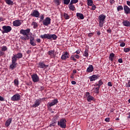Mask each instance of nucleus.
Segmentation results:
<instances>
[{
  "mask_svg": "<svg viewBox=\"0 0 130 130\" xmlns=\"http://www.w3.org/2000/svg\"><path fill=\"white\" fill-rule=\"evenodd\" d=\"M20 34L23 35V36L20 37V39L22 40H29L30 39V37L31 36V34H30V28H27L26 29H21L20 30Z\"/></svg>",
  "mask_w": 130,
  "mask_h": 130,
  "instance_id": "obj_1",
  "label": "nucleus"
},
{
  "mask_svg": "<svg viewBox=\"0 0 130 130\" xmlns=\"http://www.w3.org/2000/svg\"><path fill=\"white\" fill-rule=\"evenodd\" d=\"M41 38L42 39H49L50 40L51 38H52L53 40H56L57 39V36L55 35V34H53V35H50L49 34H44V35H42L40 36Z\"/></svg>",
  "mask_w": 130,
  "mask_h": 130,
  "instance_id": "obj_2",
  "label": "nucleus"
},
{
  "mask_svg": "<svg viewBox=\"0 0 130 130\" xmlns=\"http://www.w3.org/2000/svg\"><path fill=\"white\" fill-rule=\"evenodd\" d=\"M105 19H106V15L104 14H101L99 16L98 20L100 28L103 27L104 23H105Z\"/></svg>",
  "mask_w": 130,
  "mask_h": 130,
  "instance_id": "obj_3",
  "label": "nucleus"
},
{
  "mask_svg": "<svg viewBox=\"0 0 130 130\" xmlns=\"http://www.w3.org/2000/svg\"><path fill=\"white\" fill-rule=\"evenodd\" d=\"M66 122L67 120L66 119L62 118L58 121L57 124L61 128H66V127H67Z\"/></svg>",
  "mask_w": 130,
  "mask_h": 130,
  "instance_id": "obj_4",
  "label": "nucleus"
},
{
  "mask_svg": "<svg viewBox=\"0 0 130 130\" xmlns=\"http://www.w3.org/2000/svg\"><path fill=\"white\" fill-rule=\"evenodd\" d=\"M2 29L3 30V31H2L3 34H4V33H9V32L12 31V27L9 25H4L2 27Z\"/></svg>",
  "mask_w": 130,
  "mask_h": 130,
  "instance_id": "obj_5",
  "label": "nucleus"
},
{
  "mask_svg": "<svg viewBox=\"0 0 130 130\" xmlns=\"http://www.w3.org/2000/svg\"><path fill=\"white\" fill-rule=\"evenodd\" d=\"M22 57H23V54H22V53H18L12 57V59L17 61L18 59H20V58H22Z\"/></svg>",
  "mask_w": 130,
  "mask_h": 130,
  "instance_id": "obj_6",
  "label": "nucleus"
},
{
  "mask_svg": "<svg viewBox=\"0 0 130 130\" xmlns=\"http://www.w3.org/2000/svg\"><path fill=\"white\" fill-rule=\"evenodd\" d=\"M21 99V95L19 93H16L14 94L11 98V101H19Z\"/></svg>",
  "mask_w": 130,
  "mask_h": 130,
  "instance_id": "obj_7",
  "label": "nucleus"
},
{
  "mask_svg": "<svg viewBox=\"0 0 130 130\" xmlns=\"http://www.w3.org/2000/svg\"><path fill=\"white\" fill-rule=\"evenodd\" d=\"M50 22H51V19L49 17H46L43 21V24L44 26H48L50 24Z\"/></svg>",
  "mask_w": 130,
  "mask_h": 130,
  "instance_id": "obj_8",
  "label": "nucleus"
},
{
  "mask_svg": "<svg viewBox=\"0 0 130 130\" xmlns=\"http://www.w3.org/2000/svg\"><path fill=\"white\" fill-rule=\"evenodd\" d=\"M43 100V99H37L35 102V104L32 105V107L34 108H36V107H38L39 105H40V103H41V101Z\"/></svg>",
  "mask_w": 130,
  "mask_h": 130,
  "instance_id": "obj_9",
  "label": "nucleus"
},
{
  "mask_svg": "<svg viewBox=\"0 0 130 130\" xmlns=\"http://www.w3.org/2000/svg\"><path fill=\"white\" fill-rule=\"evenodd\" d=\"M16 62L17 61L12 59V64L10 66V69H11V70H14V69H16L17 64Z\"/></svg>",
  "mask_w": 130,
  "mask_h": 130,
  "instance_id": "obj_10",
  "label": "nucleus"
},
{
  "mask_svg": "<svg viewBox=\"0 0 130 130\" xmlns=\"http://www.w3.org/2000/svg\"><path fill=\"white\" fill-rule=\"evenodd\" d=\"M31 79L34 83L39 82V77H38V75H37V74H35L31 75Z\"/></svg>",
  "mask_w": 130,
  "mask_h": 130,
  "instance_id": "obj_11",
  "label": "nucleus"
},
{
  "mask_svg": "<svg viewBox=\"0 0 130 130\" xmlns=\"http://www.w3.org/2000/svg\"><path fill=\"white\" fill-rule=\"evenodd\" d=\"M13 25L14 27H19V26L22 25V22H21V20L17 19L13 21Z\"/></svg>",
  "mask_w": 130,
  "mask_h": 130,
  "instance_id": "obj_12",
  "label": "nucleus"
},
{
  "mask_svg": "<svg viewBox=\"0 0 130 130\" xmlns=\"http://www.w3.org/2000/svg\"><path fill=\"white\" fill-rule=\"evenodd\" d=\"M31 16L32 17H35V18H39L40 16V13L37 10H34L31 13Z\"/></svg>",
  "mask_w": 130,
  "mask_h": 130,
  "instance_id": "obj_13",
  "label": "nucleus"
},
{
  "mask_svg": "<svg viewBox=\"0 0 130 130\" xmlns=\"http://www.w3.org/2000/svg\"><path fill=\"white\" fill-rule=\"evenodd\" d=\"M58 102L57 101V99H54L53 100L52 102L48 103L47 104L48 107H51V106H54V105H55V104H57V103Z\"/></svg>",
  "mask_w": 130,
  "mask_h": 130,
  "instance_id": "obj_14",
  "label": "nucleus"
},
{
  "mask_svg": "<svg viewBox=\"0 0 130 130\" xmlns=\"http://www.w3.org/2000/svg\"><path fill=\"white\" fill-rule=\"evenodd\" d=\"M124 12L125 15H128L130 14V8L127 5H124L123 6Z\"/></svg>",
  "mask_w": 130,
  "mask_h": 130,
  "instance_id": "obj_15",
  "label": "nucleus"
},
{
  "mask_svg": "<svg viewBox=\"0 0 130 130\" xmlns=\"http://www.w3.org/2000/svg\"><path fill=\"white\" fill-rule=\"evenodd\" d=\"M48 66L49 65H46L43 62H40L39 63V68L40 69H44V70H45V69L48 68Z\"/></svg>",
  "mask_w": 130,
  "mask_h": 130,
  "instance_id": "obj_16",
  "label": "nucleus"
},
{
  "mask_svg": "<svg viewBox=\"0 0 130 130\" xmlns=\"http://www.w3.org/2000/svg\"><path fill=\"white\" fill-rule=\"evenodd\" d=\"M69 55H70L69 53L68 52H65V53L63 55H62L61 57V59H62V60H66V59L69 58Z\"/></svg>",
  "mask_w": 130,
  "mask_h": 130,
  "instance_id": "obj_17",
  "label": "nucleus"
},
{
  "mask_svg": "<svg viewBox=\"0 0 130 130\" xmlns=\"http://www.w3.org/2000/svg\"><path fill=\"white\" fill-rule=\"evenodd\" d=\"M99 78V76L93 75L92 76L89 77V80L90 82H93V81H95V80H97Z\"/></svg>",
  "mask_w": 130,
  "mask_h": 130,
  "instance_id": "obj_18",
  "label": "nucleus"
},
{
  "mask_svg": "<svg viewBox=\"0 0 130 130\" xmlns=\"http://www.w3.org/2000/svg\"><path fill=\"white\" fill-rule=\"evenodd\" d=\"M94 71V67L93 65H89L88 68L86 70L87 73H92Z\"/></svg>",
  "mask_w": 130,
  "mask_h": 130,
  "instance_id": "obj_19",
  "label": "nucleus"
},
{
  "mask_svg": "<svg viewBox=\"0 0 130 130\" xmlns=\"http://www.w3.org/2000/svg\"><path fill=\"white\" fill-rule=\"evenodd\" d=\"M12 123V118H9L5 122V126L8 127L10 126V124Z\"/></svg>",
  "mask_w": 130,
  "mask_h": 130,
  "instance_id": "obj_20",
  "label": "nucleus"
},
{
  "mask_svg": "<svg viewBox=\"0 0 130 130\" xmlns=\"http://www.w3.org/2000/svg\"><path fill=\"white\" fill-rule=\"evenodd\" d=\"M76 16L78 17V19H80V20H84V15L83 14L77 13H76Z\"/></svg>",
  "mask_w": 130,
  "mask_h": 130,
  "instance_id": "obj_21",
  "label": "nucleus"
},
{
  "mask_svg": "<svg viewBox=\"0 0 130 130\" xmlns=\"http://www.w3.org/2000/svg\"><path fill=\"white\" fill-rule=\"evenodd\" d=\"M69 10L71 11H75L76 10V7H75V5L72 3H70L69 5Z\"/></svg>",
  "mask_w": 130,
  "mask_h": 130,
  "instance_id": "obj_22",
  "label": "nucleus"
},
{
  "mask_svg": "<svg viewBox=\"0 0 130 130\" xmlns=\"http://www.w3.org/2000/svg\"><path fill=\"white\" fill-rule=\"evenodd\" d=\"M122 24L123 26H125V27H129L130 26V22L127 20L123 21Z\"/></svg>",
  "mask_w": 130,
  "mask_h": 130,
  "instance_id": "obj_23",
  "label": "nucleus"
},
{
  "mask_svg": "<svg viewBox=\"0 0 130 130\" xmlns=\"http://www.w3.org/2000/svg\"><path fill=\"white\" fill-rule=\"evenodd\" d=\"M35 39L34 37L31 38L30 39V44L32 45V46H36V43L34 42Z\"/></svg>",
  "mask_w": 130,
  "mask_h": 130,
  "instance_id": "obj_24",
  "label": "nucleus"
},
{
  "mask_svg": "<svg viewBox=\"0 0 130 130\" xmlns=\"http://www.w3.org/2000/svg\"><path fill=\"white\" fill-rule=\"evenodd\" d=\"M99 89H100V87H99V86H98V87H94L92 89V90L94 93H96V94H99Z\"/></svg>",
  "mask_w": 130,
  "mask_h": 130,
  "instance_id": "obj_25",
  "label": "nucleus"
},
{
  "mask_svg": "<svg viewBox=\"0 0 130 130\" xmlns=\"http://www.w3.org/2000/svg\"><path fill=\"white\" fill-rule=\"evenodd\" d=\"M56 124V120H53L51 122L50 124L49 125V126L50 127H52V126H55V125Z\"/></svg>",
  "mask_w": 130,
  "mask_h": 130,
  "instance_id": "obj_26",
  "label": "nucleus"
},
{
  "mask_svg": "<svg viewBox=\"0 0 130 130\" xmlns=\"http://www.w3.org/2000/svg\"><path fill=\"white\" fill-rule=\"evenodd\" d=\"M83 56H85V57H88L89 56V50H88V49H85L84 51Z\"/></svg>",
  "mask_w": 130,
  "mask_h": 130,
  "instance_id": "obj_27",
  "label": "nucleus"
},
{
  "mask_svg": "<svg viewBox=\"0 0 130 130\" xmlns=\"http://www.w3.org/2000/svg\"><path fill=\"white\" fill-rule=\"evenodd\" d=\"M14 86L15 87H19V80L18 79H15L14 80Z\"/></svg>",
  "mask_w": 130,
  "mask_h": 130,
  "instance_id": "obj_28",
  "label": "nucleus"
},
{
  "mask_svg": "<svg viewBox=\"0 0 130 130\" xmlns=\"http://www.w3.org/2000/svg\"><path fill=\"white\" fill-rule=\"evenodd\" d=\"M49 55H50L51 57L52 58L54 57V51L51 50L48 51Z\"/></svg>",
  "mask_w": 130,
  "mask_h": 130,
  "instance_id": "obj_29",
  "label": "nucleus"
},
{
  "mask_svg": "<svg viewBox=\"0 0 130 130\" xmlns=\"http://www.w3.org/2000/svg\"><path fill=\"white\" fill-rule=\"evenodd\" d=\"M5 2L7 5H9V6L13 5L14 3L12 0H5Z\"/></svg>",
  "mask_w": 130,
  "mask_h": 130,
  "instance_id": "obj_30",
  "label": "nucleus"
},
{
  "mask_svg": "<svg viewBox=\"0 0 130 130\" xmlns=\"http://www.w3.org/2000/svg\"><path fill=\"white\" fill-rule=\"evenodd\" d=\"M87 100L88 102H91V101L94 100V97L92 96L91 95H88L87 98Z\"/></svg>",
  "mask_w": 130,
  "mask_h": 130,
  "instance_id": "obj_31",
  "label": "nucleus"
},
{
  "mask_svg": "<svg viewBox=\"0 0 130 130\" xmlns=\"http://www.w3.org/2000/svg\"><path fill=\"white\" fill-rule=\"evenodd\" d=\"M114 54L113 53H111L109 56V59H110V60L112 61L113 60V59L114 58Z\"/></svg>",
  "mask_w": 130,
  "mask_h": 130,
  "instance_id": "obj_32",
  "label": "nucleus"
},
{
  "mask_svg": "<svg viewBox=\"0 0 130 130\" xmlns=\"http://www.w3.org/2000/svg\"><path fill=\"white\" fill-rule=\"evenodd\" d=\"M70 59H71V60H73V61H75V62H76V61H77V59H76V57H75L74 55H72L71 56Z\"/></svg>",
  "mask_w": 130,
  "mask_h": 130,
  "instance_id": "obj_33",
  "label": "nucleus"
},
{
  "mask_svg": "<svg viewBox=\"0 0 130 130\" xmlns=\"http://www.w3.org/2000/svg\"><path fill=\"white\" fill-rule=\"evenodd\" d=\"M92 5H94L92 0H87V6L91 7Z\"/></svg>",
  "mask_w": 130,
  "mask_h": 130,
  "instance_id": "obj_34",
  "label": "nucleus"
},
{
  "mask_svg": "<svg viewBox=\"0 0 130 130\" xmlns=\"http://www.w3.org/2000/svg\"><path fill=\"white\" fill-rule=\"evenodd\" d=\"M102 85H103V82H102V80H100L99 81V83L96 84V86L97 87V86H98V87H99V88H100V86H102Z\"/></svg>",
  "mask_w": 130,
  "mask_h": 130,
  "instance_id": "obj_35",
  "label": "nucleus"
},
{
  "mask_svg": "<svg viewBox=\"0 0 130 130\" xmlns=\"http://www.w3.org/2000/svg\"><path fill=\"white\" fill-rule=\"evenodd\" d=\"M63 17L66 20H69L70 19V15L67 13H64Z\"/></svg>",
  "mask_w": 130,
  "mask_h": 130,
  "instance_id": "obj_36",
  "label": "nucleus"
},
{
  "mask_svg": "<svg viewBox=\"0 0 130 130\" xmlns=\"http://www.w3.org/2000/svg\"><path fill=\"white\" fill-rule=\"evenodd\" d=\"M1 50L3 52L7 51V50H8V48L6 46H3L1 47Z\"/></svg>",
  "mask_w": 130,
  "mask_h": 130,
  "instance_id": "obj_37",
  "label": "nucleus"
},
{
  "mask_svg": "<svg viewBox=\"0 0 130 130\" xmlns=\"http://www.w3.org/2000/svg\"><path fill=\"white\" fill-rule=\"evenodd\" d=\"M124 8L122 6H119L117 8V10L118 11V12H119V11H122V10Z\"/></svg>",
  "mask_w": 130,
  "mask_h": 130,
  "instance_id": "obj_38",
  "label": "nucleus"
},
{
  "mask_svg": "<svg viewBox=\"0 0 130 130\" xmlns=\"http://www.w3.org/2000/svg\"><path fill=\"white\" fill-rule=\"evenodd\" d=\"M32 26H34V29H36V28H37V27H38V24H37V22H33L32 23Z\"/></svg>",
  "mask_w": 130,
  "mask_h": 130,
  "instance_id": "obj_39",
  "label": "nucleus"
},
{
  "mask_svg": "<svg viewBox=\"0 0 130 130\" xmlns=\"http://www.w3.org/2000/svg\"><path fill=\"white\" fill-rule=\"evenodd\" d=\"M71 2V0H63L64 5H69Z\"/></svg>",
  "mask_w": 130,
  "mask_h": 130,
  "instance_id": "obj_40",
  "label": "nucleus"
},
{
  "mask_svg": "<svg viewBox=\"0 0 130 130\" xmlns=\"http://www.w3.org/2000/svg\"><path fill=\"white\" fill-rule=\"evenodd\" d=\"M79 2V0H71L70 2V4H72L74 5V4H77V3Z\"/></svg>",
  "mask_w": 130,
  "mask_h": 130,
  "instance_id": "obj_41",
  "label": "nucleus"
},
{
  "mask_svg": "<svg viewBox=\"0 0 130 130\" xmlns=\"http://www.w3.org/2000/svg\"><path fill=\"white\" fill-rule=\"evenodd\" d=\"M54 2L57 6H59L60 5V2L59 0H54Z\"/></svg>",
  "mask_w": 130,
  "mask_h": 130,
  "instance_id": "obj_42",
  "label": "nucleus"
},
{
  "mask_svg": "<svg viewBox=\"0 0 130 130\" xmlns=\"http://www.w3.org/2000/svg\"><path fill=\"white\" fill-rule=\"evenodd\" d=\"M90 7H92L91 9L90 10H92V11H95L96 10V6L95 5H92Z\"/></svg>",
  "mask_w": 130,
  "mask_h": 130,
  "instance_id": "obj_43",
  "label": "nucleus"
},
{
  "mask_svg": "<svg viewBox=\"0 0 130 130\" xmlns=\"http://www.w3.org/2000/svg\"><path fill=\"white\" fill-rule=\"evenodd\" d=\"M40 18L41 22V21H43L44 20V15H43V14L41 15Z\"/></svg>",
  "mask_w": 130,
  "mask_h": 130,
  "instance_id": "obj_44",
  "label": "nucleus"
},
{
  "mask_svg": "<svg viewBox=\"0 0 130 130\" xmlns=\"http://www.w3.org/2000/svg\"><path fill=\"white\" fill-rule=\"evenodd\" d=\"M123 51L124 52H129V48H123Z\"/></svg>",
  "mask_w": 130,
  "mask_h": 130,
  "instance_id": "obj_45",
  "label": "nucleus"
},
{
  "mask_svg": "<svg viewBox=\"0 0 130 130\" xmlns=\"http://www.w3.org/2000/svg\"><path fill=\"white\" fill-rule=\"evenodd\" d=\"M120 46L121 47H124L125 46V43L124 42H122L120 44Z\"/></svg>",
  "mask_w": 130,
  "mask_h": 130,
  "instance_id": "obj_46",
  "label": "nucleus"
},
{
  "mask_svg": "<svg viewBox=\"0 0 130 130\" xmlns=\"http://www.w3.org/2000/svg\"><path fill=\"white\" fill-rule=\"evenodd\" d=\"M73 55H74L75 58H77V59H79V58H80V55L78 54H73Z\"/></svg>",
  "mask_w": 130,
  "mask_h": 130,
  "instance_id": "obj_47",
  "label": "nucleus"
},
{
  "mask_svg": "<svg viewBox=\"0 0 130 130\" xmlns=\"http://www.w3.org/2000/svg\"><path fill=\"white\" fill-rule=\"evenodd\" d=\"M126 87H127L128 88L130 87V81H128V83L126 84Z\"/></svg>",
  "mask_w": 130,
  "mask_h": 130,
  "instance_id": "obj_48",
  "label": "nucleus"
},
{
  "mask_svg": "<svg viewBox=\"0 0 130 130\" xmlns=\"http://www.w3.org/2000/svg\"><path fill=\"white\" fill-rule=\"evenodd\" d=\"M115 3V1L114 0H110V3L111 5H113Z\"/></svg>",
  "mask_w": 130,
  "mask_h": 130,
  "instance_id": "obj_49",
  "label": "nucleus"
},
{
  "mask_svg": "<svg viewBox=\"0 0 130 130\" xmlns=\"http://www.w3.org/2000/svg\"><path fill=\"white\" fill-rule=\"evenodd\" d=\"M105 120L107 122H109V121H110V118H106Z\"/></svg>",
  "mask_w": 130,
  "mask_h": 130,
  "instance_id": "obj_50",
  "label": "nucleus"
},
{
  "mask_svg": "<svg viewBox=\"0 0 130 130\" xmlns=\"http://www.w3.org/2000/svg\"><path fill=\"white\" fill-rule=\"evenodd\" d=\"M108 85L109 86V87H112V83H111V82H109L108 83Z\"/></svg>",
  "mask_w": 130,
  "mask_h": 130,
  "instance_id": "obj_51",
  "label": "nucleus"
},
{
  "mask_svg": "<svg viewBox=\"0 0 130 130\" xmlns=\"http://www.w3.org/2000/svg\"><path fill=\"white\" fill-rule=\"evenodd\" d=\"M88 37H90V38L92 37V36H93V33L92 32L89 33L88 35Z\"/></svg>",
  "mask_w": 130,
  "mask_h": 130,
  "instance_id": "obj_52",
  "label": "nucleus"
},
{
  "mask_svg": "<svg viewBox=\"0 0 130 130\" xmlns=\"http://www.w3.org/2000/svg\"><path fill=\"white\" fill-rule=\"evenodd\" d=\"M0 101H5V99L0 95Z\"/></svg>",
  "mask_w": 130,
  "mask_h": 130,
  "instance_id": "obj_53",
  "label": "nucleus"
},
{
  "mask_svg": "<svg viewBox=\"0 0 130 130\" xmlns=\"http://www.w3.org/2000/svg\"><path fill=\"white\" fill-rule=\"evenodd\" d=\"M75 53H76V54H80V53H81V52L79 50H77L75 52Z\"/></svg>",
  "mask_w": 130,
  "mask_h": 130,
  "instance_id": "obj_54",
  "label": "nucleus"
},
{
  "mask_svg": "<svg viewBox=\"0 0 130 130\" xmlns=\"http://www.w3.org/2000/svg\"><path fill=\"white\" fill-rule=\"evenodd\" d=\"M4 54H5L4 52L2 50H0V55H4Z\"/></svg>",
  "mask_w": 130,
  "mask_h": 130,
  "instance_id": "obj_55",
  "label": "nucleus"
},
{
  "mask_svg": "<svg viewBox=\"0 0 130 130\" xmlns=\"http://www.w3.org/2000/svg\"><path fill=\"white\" fill-rule=\"evenodd\" d=\"M71 84H72V85H76V84H77V82H76V81H72L71 82Z\"/></svg>",
  "mask_w": 130,
  "mask_h": 130,
  "instance_id": "obj_56",
  "label": "nucleus"
},
{
  "mask_svg": "<svg viewBox=\"0 0 130 130\" xmlns=\"http://www.w3.org/2000/svg\"><path fill=\"white\" fill-rule=\"evenodd\" d=\"M37 42H38V43H40L41 42V40H40V39H37L36 40Z\"/></svg>",
  "mask_w": 130,
  "mask_h": 130,
  "instance_id": "obj_57",
  "label": "nucleus"
},
{
  "mask_svg": "<svg viewBox=\"0 0 130 130\" xmlns=\"http://www.w3.org/2000/svg\"><path fill=\"white\" fill-rule=\"evenodd\" d=\"M118 62H119L120 63H122V59L119 58L118 59Z\"/></svg>",
  "mask_w": 130,
  "mask_h": 130,
  "instance_id": "obj_58",
  "label": "nucleus"
},
{
  "mask_svg": "<svg viewBox=\"0 0 130 130\" xmlns=\"http://www.w3.org/2000/svg\"><path fill=\"white\" fill-rule=\"evenodd\" d=\"M126 4L127 5V6H128V7H130V1H127Z\"/></svg>",
  "mask_w": 130,
  "mask_h": 130,
  "instance_id": "obj_59",
  "label": "nucleus"
},
{
  "mask_svg": "<svg viewBox=\"0 0 130 130\" xmlns=\"http://www.w3.org/2000/svg\"><path fill=\"white\" fill-rule=\"evenodd\" d=\"M86 96H91V95H90V92H87L86 93Z\"/></svg>",
  "mask_w": 130,
  "mask_h": 130,
  "instance_id": "obj_60",
  "label": "nucleus"
},
{
  "mask_svg": "<svg viewBox=\"0 0 130 130\" xmlns=\"http://www.w3.org/2000/svg\"><path fill=\"white\" fill-rule=\"evenodd\" d=\"M4 21V18L0 17V22H3Z\"/></svg>",
  "mask_w": 130,
  "mask_h": 130,
  "instance_id": "obj_61",
  "label": "nucleus"
},
{
  "mask_svg": "<svg viewBox=\"0 0 130 130\" xmlns=\"http://www.w3.org/2000/svg\"><path fill=\"white\" fill-rule=\"evenodd\" d=\"M101 34V33L100 32V31H99L97 32V35H99H99H100Z\"/></svg>",
  "mask_w": 130,
  "mask_h": 130,
  "instance_id": "obj_62",
  "label": "nucleus"
},
{
  "mask_svg": "<svg viewBox=\"0 0 130 130\" xmlns=\"http://www.w3.org/2000/svg\"><path fill=\"white\" fill-rule=\"evenodd\" d=\"M127 115H128V116L127 117V118H130V113H128Z\"/></svg>",
  "mask_w": 130,
  "mask_h": 130,
  "instance_id": "obj_63",
  "label": "nucleus"
},
{
  "mask_svg": "<svg viewBox=\"0 0 130 130\" xmlns=\"http://www.w3.org/2000/svg\"><path fill=\"white\" fill-rule=\"evenodd\" d=\"M107 32H108V33H111V29L107 30Z\"/></svg>",
  "mask_w": 130,
  "mask_h": 130,
  "instance_id": "obj_64",
  "label": "nucleus"
}]
</instances>
